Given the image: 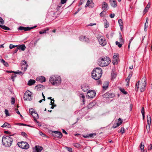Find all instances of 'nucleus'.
Here are the masks:
<instances>
[{"label":"nucleus","mask_w":152,"mask_h":152,"mask_svg":"<svg viewBox=\"0 0 152 152\" xmlns=\"http://www.w3.org/2000/svg\"><path fill=\"white\" fill-rule=\"evenodd\" d=\"M115 16V14L113 13L111 14L110 15V17L111 18H113Z\"/></svg>","instance_id":"obj_57"},{"label":"nucleus","mask_w":152,"mask_h":152,"mask_svg":"<svg viewBox=\"0 0 152 152\" xmlns=\"http://www.w3.org/2000/svg\"><path fill=\"white\" fill-rule=\"evenodd\" d=\"M94 104L95 102H90L87 106L88 109H90L94 105Z\"/></svg>","instance_id":"obj_31"},{"label":"nucleus","mask_w":152,"mask_h":152,"mask_svg":"<svg viewBox=\"0 0 152 152\" xmlns=\"http://www.w3.org/2000/svg\"><path fill=\"white\" fill-rule=\"evenodd\" d=\"M130 77L129 76L128 77H127V78L126 79V81L127 82V83L126 85V86H129V80H130Z\"/></svg>","instance_id":"obj_39"},{"label":"nucleus","mask_w":152,"mask_h":152,"mask_svg":"<svg viewBox=\"0 0 152 152\" xmlns=\"http://www.w3.org/2000/svg\"><path fill=\"white\" fill-rule=\"evenodd\" d=\"M21 135L23 136V137H26L27 136V135L26 134V133L25 132H23L21 133Z\"/></svg>","instance_id":"obj_45"},{"label":"nucleus","mask_w":152,"mask_h":152,"mask_svg":"<svg viewBox=\"0 0 152 152\" xmlns=\"http://www.w3.org/2000/svg\"><path fill=\"white\" fill-rule=\"evenodd\" d=\"M66 1V0H61V2L62 4L65 3Z\"/></svg>","instance_id":"obj_58"},{"label":"nucleus","mask_w":152,"mask_h":152,"mask_svg":"<svg viewBox=\"0 0 152 152\" xmlns=\"http://www.w3.org/2000/svg\"><path fill=\"white\" fill-rule=\"evenodd\" d=\"M1 62L3 63L4 65L6 66L7 67L9 66V64L7 62L5 61L4 60L2 59L1 60Z\"/></svg>","instance_id":"obj_32"},{"label":"nucleus","mask_w":152,"mask_h":152,"mask_svg":"<svg viewBox=\"0 0 152 152\" xmlns=\"http://www.w3.org/2000/svg\"><path fill=\"white\" fill-rule=\"evenodd\" d=\"M18 47H17V48L15 49V50H14V53H16L18 51Z\"/></svg>","instance_id":"obj_64"},{"label":"nucleus","mask_w":152,"mask_h":152,"mask_svg":"<svg viewBox=\"0 0 152 152\" xmlns=\"http://www.w3.org/2000/svg\"><path fill=\"white\" fill-rule=\"evenodd\" d=\"M33 152H40L42 149V148L40 146H36L35 148H33Z\"/></svg>","instance_id":"obj_13"},{"label":"nucleus","mask_w":152,"mask_h":152,"mask_svg":"<svg viewBox=\"0 0 152 152\" xmlns=\"http://www.w3.org/2000/svg\"><path fill=\"white\" fill-rule=\"evenodd\" d=\"M36 26H35L34 27H32L31 28H29V27H24L22 26H20L19 28V29L20 30H24L25 31H27L30 30L36 27Z\"/></svg>","instance_id":"obj_18"},{"label":"nucleus","mask_w":152,"mask_h":152,"mask_svg":"<svg viewBox=\"0 0 152 152\" xmlns=\"http://www.w3.org/2000/svg\"><path fill=\"white\" fill-rule=\"evenodd\" d=\"M39 134L42 136L43 137L45 136V134L41 132H39Z\"/></svg>","instance_id":"obj_53"},{"label":"nucleus","mask_w":152,"mask_h":152,"mask_svg":"<svg viewBox=\"0 0 152 152\" xmlns=\"http://www.w3.org/2000/svg\"><path fill=\"white\" fill-rule=\"evenodd\" d=\"M102 8L104 10H106L108 7V4L106 2H104L102 4Z\"/></svg>","instance_id":"obj_22"},{"label":"nucleus","mask_w":152,"mask_h":152,"mask_svg":"<svg viewBox=\"0 0 152 152\" xmlns=\"http://www.w3.org/2000/svg\"><path fill=\"white\" fill-rule=\"evenodd\" d=\"M17 144L20 147L23 149H26L29 148L28 144L26 142H18Z\"/></svg>","instance_id":"obj_7"},{"label":"nucleus","mask_w":152,"mask_h":152,"mask_svg":"<svg viewBox=\"0 0 152 152\" xmlns=\"http://www.w3.org/2000/svg\"><path fill=\"white\" fill-rule=\"evenodd\" d=\"M102 69L100 68H95L92 72V77L96 80L99 79L102 76Z\"/></svg>","instance_id":"obj_2"},{"label":"nucleus","mask_w":152,"mask_h":152,"mask_svg":"<svg viewBox=\"0 0 152 152\" xmlns=\"http://www.w3.org/2000/svg\"><path fill=\"white\" fill-rule=\"evenodd\" d=\"M79 96L83 100V103L84 104L85 102V96L82 94H80Z\"/></svg>","instance_id":"obj_36"},{"label":"nucleus","mask_w":152,"mask_h":152,"mask_svg":"<svg viewBox=\"0 0 152 152\" xmlns=\"http://www.w3.org/2000/svg\"><path fill=\"white\" fill-rule=\"evenodd\" d=\"M118 122H117L116 124L117 125L116 126H115L114 125L113 126V128H115L116 127L120 125H121L122 123L123 120L121 118H119L118 119Z\"/></svg>","instance_id":"obj_19"},{"label":"nucleus","mask_w":152,"mask_h":152,"mask_svg":"<svg viewBox=\"0 0 152 152\" xmlns=\"http://www.w3.org/2000/svg\"><path fill=\"white\" fill-rule=\"evenodd\" d=\"M98 62V64L100 66H105L109 64L110 62V60L109 58L105 57L99 58Z\"/></svg>","instance_id":"obj_5"},{"label":"nucleus","mask_w":152,"mask_h":152,"mask_svg":"<svg viewBox=\"0 0 152 152\" xmlns=\"http://www.w3.org/2000/svg\"><path fill=\"white\" fill-rule=\"evenodd\" d=\"M94 6V4L92 0H88L85 7H86L88 6H89L90 7L92 8Z\"/></svg>","instance_id":"obj_14"},{"label":"nucleus","mask_w":152,"mask_h":152,"mask_svg":"<svg viewBox=\"0 0 152 152\" xmlns=\"http://www.w3.org/2000/svg\"><path fill=\"white\" fill-rule=\"evenodd\" d=\"M49 81L53 85L57 86L61 83V78L58 75H52L50 77Z\"/></svg>","instance_id":"obj_1"},{"label":"nucleus","mask_w":152,"mask_h":152,"mask_svg":"<svg viewBox=\"0 0 152 152\" xmlns=\"http://www.w3.org/2000/svg\"><path fill=\"white\" fill-rule=\"evenodd\" d=\"M15 111H16V113L20 115V113L18 110L17 109H15Z\"/></svg>","instance_id":"obj_62"},{"label":"nucleus","mask_w":152,"mask_h":152,"mask_svg":"<svg viewBox=\"0 0 152 152\" xmlns=\"http://www.w3.org/2000/svg\"><path fill=\"white\" fill-rule=\"evenodd\" d=\"M56 136L59 138H61L62 137V134L61 132H56Z\"/></svg>","instance_id":"obj_28"},{"label":"nucleus","mask_w":152,"mask_h":152,"mask_svg":"<svg viewBox=\"0 0 152 152\" xmlns=\"http://www.w3.org/2000/svg\"><path fill=\"white\" fill-rule=\"evenodd\" d=\"M31 115L33 117L34 120L36 121H37V119L39 118L38 114L34 112L33 113H32Z\"/></svg>","instance_id":"obj_21"},{"label":"nucleus","mask_w":152,"mask_h":152,"mask_svg":"<svg viewBox=\"0 0 152 152\" xmlns=\"http://www.w3.org/2000/svg\"><path fill=\"white\" fill-rule=\"evenodd\" d=\"M109 1L112 7L115 8L117 7V3L115 0H109Z\"/></svg>","instance_id":"obj_16"},{"label":"nucleus","mask_w":152,"mask_h":152,"mask_svg":"<svg viewBox=\"0 0 152 152\" xmlns=\"http://www.w3.org/2000/svg\"><path fill=\"white\" fill-rule=\"evenodd\" d=\"M16 75L15 74L11 76L12 79V81H13L14 80L15 78L16 77Z\"/></svg>","instance_id":"obj_51"},{"label":"nucleus","mask_w":152,"mask_h":152,"mask_svg":"<svg viewBox=\"0 0 152 152\" xmlns=\"http://www.w3.org/2000/svg\"><path fill=\"white\" fill-rule=\"evenodd\" d=\"M118 22L120 25V28L121 30L123 29V22L121 19H119L118 20Z\"/></svg>","instance_id":"obj_29"},{"label":"nucleus","mask_w":152,"mask_h":152,"mask_svg":"<svg viewBox=\"0 0 152 152\" xmlns=\"http://www.w3.org/2000/svg\"><path fill=\"white\" fill-rule=\"evenodd\" d=\"M29 112L31 115L32 113H34V112L33 111V109H30L29 110Z\"/></svg>","instance_id":"obj_50"},{"label":"nucleus","mask_w":152,"mask_h":152,"mask_svg":"<svg viewBox=\"0 0 152 152\" xmlns=\"http://www.w3.org/2000/svg\"><path fill=\"white\" fill-rule=\"evenodd\" d=\"M13 135L3 136L2 139V142L3 145L6 146H10L12 144L13 140L11 136Z\"/></svg>","instance_id":"obj_3"},{"label":"nucleus","mask_w":152,"mask_h":152,"mask_svg":"<svg viewBox=\"0 0 152 152\" xmlns=\"http://www.w3.org/2000/svg\"><path fill=\"white\" fill-rule=\"evenodd\" d=\"M66 149L69 151L70 152H72V148H71L70 147H66Z\"/></svg>","instance_id":"obj_49"},{"label":"nucleus","mask_w":152,"mask_h":152,"mask_svg":"<svg viewBox=\"0 0 152 152\" xmlns=\"http://www.w3.org/2000/svg\"><path fill=\"white\" fill-rule=\"evenodd\" d=\"M150 125L147 124L146 126V129L148 134H149L150 133Z\"/></svg>","instance_id":"obj_35"},{"label":"nucleus","mask_w":152,"mask_h":152,"mask_svg":"<svg viewBox=\"0 0 152 152\" xmlns=\"http://www.w3.org/2000/svg\"><path fill=\"white\" fill-rule=\"evenodd\" d=\"M35 83L34 80L31 79L28 81V85L29 86H31L34 84Z\"/></svg>","instance_id":"obj_30"},{"label":"nucleus","mask_w":152,"mask_h":152,"mask_svg":"<svg viewBox=\"0 0 152 152\" xmlns=\"http://www.w3.org/2000/svg\"><path fill=\"white\" fill-rule=\"evenodd\" d=\"M89 88V87L87 85H83L82 86V89L84 92L87 91Z\"/></svg>","instance_id":"obj_20"},{"label":"nucleus","mask_w":152,"mask_h":152,"mask_svg":"<svg viewBox=\"0 0 152 152\" xmlns=\"http://www.w3.org/2000/svg\"><path fill=\"white\" fill-rule=\"evenodd\" d=\"M96 93L93 90L89 91L87 93L88 97L89 98H93L96 95Z\"/></svg>","instance_id":"obj_10"},{"label":"nucleus","mask_w":152,"mask_h":152,"mask_svg":"<svg viewBox=\"0 0 152 152\" xmlns=\"http://www.w3.org/2000/svg\"><path fill=\"white\" fill-rule=\"evenodd\" d=\"M18 49H21L22 50L24 51L26 48V46L24 45H22L19 46H17Z\"/></svg>","instance_id":"obj_27"},{"label":"nucleus","mask_w":152,"mask_h":152,"mask_svg":"<svg viewBox=\"0 0 152 152\" xmlns=\"http://www.w3.org/2000/svg\"><path fill=\"white\" fill-rule=\"evenodd\" d=\"M0 23L1 24H4V22L3 19L1 17H0Z\"/></svg>","instance_id":"obj_47"},{"label":"nucleus","mask_w":152,"mask_h":152,"mask_svg":"<svg viewBox=\"0 0 152 152\" xmlns=\"http://www.w3.org/2000/svg\"><path fill=\"white\" fill-rule=\"evenodd\" d=\"M147 120L148 125H150L151 124V116L148 115L147 117Z\"/></svg>","instance_id":"obj_23"},{"label":"nucleus","mask_w":152,"mask_h":152,"mask_svg":"<svg viewBox=\"0 0 152 152\" xmlns=\"http://www.w3.org/2000/svg\"><path fill=\"white\" fill-rule=\"evenodd\" d=\"M140 149L141 150L144 149V143L143 142H142L140 144Z\"/></svg>","instance_id":"obj_37"},{"label":"nucleus","mask_w":152,"mask_h":152,"mask_svg":"<svg viewBox=\"0 0 152 152\" xmlns=\"http://www.w3.org/2000/svg\"><path fill=\"white\" fill-rule=\"evenodd\" d=\"M148 18H147L146 22L145 23L144 26V29L145 31H146L147 30V28H148Z\"/></svg>","instance_id":"obj_24"},{"label":"nucleus","mask_w":152,"mask_h":152,"mask_svg":"<svg viewBox=\"0 0 152 152\" xmlns=\"http://www.w3.org/2000/svg\"><path fill=\"white\" fill-rule=\"evenodd\" d=\"M104 26L106 28H107L109 26L108 23L106 20V22L104 23Z\"/></svg>","instance_id":"obj_46"},{"label":"nucleus","mask_w":152,"mask_h":152,"mask_svg":"<svg viewBox=\"0 0 152 152\" xmlns=\"http://www.w3.org/2000/svg\"><path fill=\"white\" fill-rule=\"evenodd\" d=\"M4 112L6 116H10V114L9 113L8 111L7 110H5Z\"/></svg>","instance_id":"obj_38"},{"label":"nucleus","mask_w":152,"mask_h":152,"mask_svg":"<svg viewBox=\"0 0 152 152\" xmlns=\"http://www.w3.org/2000/svg\"><path fill=\"white\" fill-rule=\"evenodd\" d=\"M151 149H152V144H151L148 146V150H151Z\"/></svg>","instance_id":"obj_55"},{"label":"nucleus","mask_w":152,"mask_h":152,"mask_svg":"<svg viewBox=\"0 0 152 152\" xmlns=\"http://www.w3.org/2000/svg\"><path fill=\"white\" fill-rule=\"evenodd\" d=\"M146 85V78L145 77H143L141 82L140 83L139 81L137 82L136 84V88H137L138 90L139 88L141 92H143L145 90Z\"/></svg>","instance_id":"obj_4"},{"label":"nucleus","mask_w":152,"mask_h":152,"mask_svg":"<svg viewBox=\"0 0 152 152\" xmlns=\"http://www.w3.org/2000/svg\"><path fill=\"white\" fill-rule=\"evenodd\" d=\"M54 102V100H53V99H51V102H50L51 104H50L55 105Z\"/></svg>","instance_id":"obj_56"},{"label":"nucleus","mask_w":152,"mask_h":152,"mask_svg":"<svg viewBox=\"0 0 152 152\" xmlns=\"http://www.w3.org/2000/svg\"><path fill=\"white\" fill-rule=\"evenodd\" d=\"M4 133L8 134H10V132L8 131H4Z\"/></svg>","instance_id":"obj_63"},{"label":"nucleus","mask_w":152,"mask_h":152,"mask_svg":"<svg viewBox=\"0 0 152 152\" xmlns=\"http://www.w3.org/2000/svg\"><path fill=\"white\" fill-rule=\"evenodd\" d=\"M49 30L48 28H47L45 30H43L42 31H40L39 33L40 34H42L44 33H45L47 31H48Z\"/></svg>","instance_id":"obj_34"},{"label":"nucleus","mask_w":152,"mask_h":152,"mask_svg":"<svg viewBox=\"0 0 152 152\" xmlns=\"http://www.w3.org/2000/svg\"><path fill=\"white\" fill-rule=\"evenodd\" d=\"M17 45H14L12 44H10V45L9 48L10 49H12L13 48H14L16 47H17Z\"/></svg>","instance_id":"obj_41"},{"label":"nucleus","mask_w":152,"mask_h":152,"mask_svg":"<svg viewBox=\"0 0 152 152\" xmlns=\"http://www.w3.org/2000/svg\"><path fill=\"white\" fill-rule=\"evenodd\" d=\"M37 86L39 88H43L44 87L43 85H39Z\"/></svg>","instance_id":"obj_61"},{"label":"nucleus","mask_w":152,"mask_h":152,"mask_svg":"<svg viewBox=\"0 0 152 152\" xmlns=\"http://www.w3.org/2000/svg\"><path fill=\"white\" fill-rule=\"evenodd\" d=\"M119 55L117 53H114L113 57V63L114 64H116L118 63V59Z\"/></svg>","instance_id":"obj_11"},{"label":"nucleus","mask_w":152,"mask_h":152,"mask_svg":"<svg viewBox=\"0 0 152 152\" xmlns=\"http://www.w3.org/2000/svg\"><path fill=\"white\" fill-rule=\"evenodd\" d=\"M119 34L120 42L118 41H116L115 43L116 45H118L119 48H120L122 47V45L124 43V40L122 39L121 33H120Z\"/></svg>","instance_id":"obj_9"},{"label":"nucleus","mask_w":152,"mask_h":152,"mask_svg":"<svg viewBox=\"0 0 152 152\" xmlns=\"http://www.w3.org/2000/svg\"><path fill=\"white\" fill-rule=\"evenodd\" d=\"M97 37L100 45L103 46L106 45L107 42L105 37L104 36L99 35H98Z\"/></svg>","instance_id":"obj_6"},{"label":"nucleus","mask_w":152,"mask_h":152,"mask_svg":"<svg viewBox=\"0 0 152 152\" xmlns=\"http://www.w3.org/2000/svg\"><path fill=\"white\" fill-rule=\"evenodd\" d=\"M23 65L22 66V69L25 71L28 66L27 63L25 60H23L22 62Z\"/></svg>","instance_id":"obj_15"},{"label":"nucleus","mask_w":152,"mask_h":152,"mask_svg":"<svg viewBox=\"0 0 152 152\" xmlns=\"http://www.w3.org/2000/svg\"><path fill=\"white\" fill-rule=\"evenodd\" d=\"M31 93L29 91L25 92L24 95V99L25 100L30 101L31 99Z\"/></svg>","instance_id":"obj_8"},{"label":"nucleus","mask_w":152,"mask_h":152,"mask_svg":"<svg viewBox=\"0 0 152 152\" xmlns=\"http://www.w3.org/2000/svg\"><path fill=\"white\" fill-rule=\"evenodd\" d=\"M150 4L149 2L148 3L147 5L146 8H147L148 9H149L150 7Z\"/></svg>","instance_id":"obj_60"},{"label":"nucleus","mask_w":152,"mask_h":152,"mask_svg":"<svg viewBox=\"0 0 152 152\" xmlns=\"http://www.w3.org/2000/svg\"><path fill=\"white\" fill-rule=\"evenodd\" d=\"M7 72H10V73L14 72V73H15L17 74H19V73H21V72H13V71H7Z\"/></svg>","instance_id":"obj_43"},{"label":"nucleus","mask_w":152,"mask_h":152,"mask_svg":"<svg viewBox=\"0 0 152 152\" xmlns=\"http://www.w3.org/2000/svg\"><path fill=\"white\" fill-rule=\"evenodd\" d=\"M115 76L116 75L115 74L113 73L111 74V78L112 79H114Z\"/></svg>","instance_id":"obj_48"},{"label":"nucleus","mask_w":152,"mask_h":152,"mask_svg":"<svg viewBox=\"0 0 152 152\" xmlns=\"http://www.w3.org/2000/svg\"><path fill=\"white\" fill-rule=\"evenodd\" d=\"M36 80L42 83L45 82V77L41 76L37 77L36 79Z\"/></svg>","instance_id":"obj_17"},{"label":"nucleus","mask_w":152,"mask_h":152,"mask_svg":"<svg viewBox=\"0 0 152 152\" xmlns=\"http://www.w3.org/2000/svg\"><path fill=\"white\" fill-rule=\"evenodd\" d=\"M15 102V98L13 97H12L11 99V104H14Z\"/></svg>","instance_id":"obj_40"},{"label":"nucleus","mask_w":152,"mask_h":152,"mask_svg":"<svg viewBox=\"0 0 152 152\" xmlns=\"http://www.w3.org/2000/svg\"><path fill=\"white\" fill-rule=\"evenodd\" d=\"M114 94L112 93H110L108 92H107L103 95V97L106 98H112L114 97Z\"/></svg>","instance_id":"obj_12"},{"label":"nucleus","mask_w":152,"mask_h":152,"mask_svg":"<svg viewBox=\"0 0 152 152\" xmlns=\"http://www.w3.org/2000/svg\"><path fill=\"white\" fill-rule=\"evenodd\" d=\"M148 10L149 9H148L145 7L143 11V12L144 13H145L148 11Z\"/></svg>","instance_id":"obj_59"},{"label":"nucleus","mask_w":152,"mask_h":152,"mask_svg":"<svg viewBox=\"0 0 152 152\" xmlns=\"http://www.w3.org/2000/svg\"><path fill=\"white\" fill-rule=\"evenodd\" d=\"M105 13V11H103L100 14V15L101 17H103L104 15V13Z\"/></svg>","instance_id":"obj_52"},{"label":"nucleus","mask_w":152,"mask_h":152,"mask_svg":"<svg viewBox=\"0 0 152 152\" xmlns=\"http://www.w3.org/2000/svg\"><path fill=\"white\" fill-rule=\"evenodd\" d=\"M120 90L121 92L122 93H124V94H126V92L125 91L124 89L120 88Z\"/></svg>","instance_id":"obj_42"},{"label":"nucleus","mask_w":152,"mask_h":152,"mask_svg":"<svg viewBox=\"0 0 152 152\" xmlns=\"http://www.w3.org/2000/svg\"><path fill=\"white\" fill-rule=\"evenodd\" d=\"M122 134H123L124 132V128L121 127L120 131Z\"/></svg>","instance_id":"obj_44"},{"label":"nucleus","mask_w":152,"mask_h":152,"mask_svg":"<svg viewBox=\"0 0 152 152\" xmlns=\"http://www.w3.org/2000/svg\"><path fill=\"white\" fill-rule=\"evenodd\" d=\"M109 83L108 82H105L103 84V88L104 90H106L108 87Z\"/></svg>","instance_id":"obj_26"},{"label":"nucleus","mask_w":152,"mask_h":152,"mask_svg":"<svg viewBox=\"0 0 152 152\" xmlns=\"http://www.w3.org/2000/svg\"><path fill=\"white\" fill-rule=\"evenodd\" d=\"M75 146V147L77 148H79L80 147V146L79 144H75L74 145Z\"/></svg>","instance_id":"obj_54"},{"label":"nucleus","mask_w":152,"mask_h":152,"mask_svg":"<svg viewBox=\"0 0 152 152\" xmlns=\"http://www.w3.org/2000/svg\"><path fill=\"white\" fill-rule=\"evenodd\" d=\"M141 113L142 115L143 119L144 120L145 118V111L144 107H142L141 110Z\"/></svg>","instance_id":"obj_33"},{"label":"nucleus","mask_w":152,"mask_h":152,"mask_svg":"<svg viewBox=\"0 0 152 152\" xmlns=\"http://www.w3.org/2000/svg\"><path fill=\"white\" fill-rule=\"evenodd\" d=\"M1 127L3 128H11V125L7 122H5L3 125L1 126Z\"/></svg>","instance_id":"obj_25"}]
</instances>
